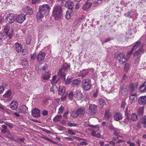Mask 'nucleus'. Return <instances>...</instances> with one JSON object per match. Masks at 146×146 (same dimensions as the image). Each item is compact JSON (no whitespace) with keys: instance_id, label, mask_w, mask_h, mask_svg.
<instances>
[{"instance_id":"nucleus-1","label":"nucleus","mask_w":146,"mask_h":146,"mask_svg":"<svg viewBox=\"0 0 146 146\" xmlns=\"http://www.w3.org/2000/svg\"><path fill=\"white\" fill-rule=\"evenodd\" d=\"M50 8L48 5H43L40 6L39 11L37 13L36 17L38 20L42 19L45 15H47L49 12Z\"/></svg>"},{"instance_id":"nucleus-2","label":"nucleus","mask_w":146,"mask_h":146,"mask_svg":"<svg viewBox=\"0 0 146 146\" xmlns=\"http://www.w3.org/2000/svg\"><path fill=\"white\" fill-rule=\"evenodd\" d=\"M63 11L61 6L60 5H55L53 7L52 15L56 20L61 19L63 15Z\"/></svg>"},{"instance_id":"nucleus-3","label":"nucleus","mask_w":146,"mask_h":146,"mask_svg":"<svg viewBox=\"0 0 146 146\" xmlns=\"http://www.w3.org/2000/svg\"><path fill=\"white\" fill-rule=\"evenodd\" d=\"M115 57L118 60L119 63L123 64L127 62L128 59L125 56V54L123 52H117L115 54Z\"/></svg>"},{"instance_id":"nucleus-4","label":"nucleus","mask_w":146,"mask_h":146,"mask_svg":"<svg viewBox=\"0 0 146 146\" xmlns=\"http://www.w3.org/2000/svg\"><path fill=\"white\" fill-rule=\"evenodd\" d=\"M91 81L90 79H86L82 80V86L83 89L85 91H88L91 87Z\"/></svg>"},{"instance_id":"nucleus-5","label":"nucleus","mask_w":146,"mask_h":146,"mask_svg":"<svg viewBox=\"0 0 146 146\" xmlns=\"http://www.w3.org/2000/svg\"><path fill=\"white\" fill-rule=\"evenodd\" d=\"M4 31L9 36V39L11 38L13 33V29L10 28V25L8 24L6 25L4 29Z\"/></svg>"},{"instance_id":"nucleus-6","label":"nucleus","mask_w":146,"mask_h":146,"mask_svg":"<svg viewBox=\"0 0 146 146\" xmlns=\"http://www.w3.org/2000/svg\"><path fill=\"white\" fill-rule=\"evenodd\" d=\"M97 110V107L94 104H90L89 109L86 111V113L88 114H93L95 113Z\"/></svg>"},{"instance_id":"nucleus-7","label":"nucleus","mask_w":146,"mask_h":146,"mask_svg":"<svg viewBox=\"0 0 146 146\" xmlns=\"http://www.w3.org/2000/svg\"><path fill=\"white\" fill-rule=\"evenodd\" d=\"M74 5L72 7L70 6L69 7H67L69 9L67 11L66 14L65 15L66 18L68 20L70 19L72 16L73 15V11L74 8Z\"/></svg>"},{"instance_id":"nucleus-8","label":"nucleus","mask_w":146,"mask_h":146,"mask_svg":"<svg viewBox=\"0 0 146 146\" xmlns=\"http://www.w3.org/2000/svg\"><path fill=\"white\" fill-rule=\"evenodd\" d=\"M16 19L15 16L13 14H9L7 15L5 21L11 24L15 21Z\"/></svg>"},{"instance_id":"nucleus-9","label":"nucleus","mask_w":146,"mask_h":146,"mask_svg":"<svg viewBox=\"0 0 146 146\" xmlns=\"http://www.w3.org/2000/svg\"><path fill=\"white\" fill-rule=\"evenodd\" d=\"M61 4L63 6L66 7H69L70 6L72 7L74 5L72 0H61Z\"/></svg>"},{"instance_id":"nucleus-10","label":"nucleus","mask_w":146,"mask_h":146,"mask_svg":"<svg viewBox=\"0 0 146 146\" xmlns=\"http://www.w3.org/2000/svg\"><path fill=\"white\" fill-rule=\"evenodd\" d=\"M144 44H142L137 50L135 51L133 54L134 56H138L141 55L144 52V49L143 48Z\"/></svg>"},{"instance_id":"nucleus-11","label":"nucleus","mask_w":146,"mask_h":146,"mask_svg":"<svg viewBox=\"0 0 146 146\" xmlns=\"http://www.w3.org/2000/svg\"><path fill=\"white\" fill-rule=\"evenodd\" d=\"M25 15L20 14L17 16L16 20L17 22L22 23L25 20Z\"/></svg>"},{"instance_id":"nucleus-12","label":"nucleus","mask_w":146,"mask_h":146,"mask_svg":"<svg viewBox=\"0 0 146 146\" xmlns=\"http://www.w3.org/2000/svg\"><path fill=\"white\" fill-rule=\"evenodd\" d=\"M66 71L61 68L59 69L58 71L57 72L58 75L63 80H65L66 73Z\"/></svg>"},{"instance_id":"nucleus-13","label":"nucleus","mask_w":146,"mask_h":146,"mask_svg":"<svg viewBox=\"0 0 146 146\" xmlns=\"http://www.w3.org/2000/svg\"><path fill=\"white\" fill-rule=\"evenodd\" d=\"M46 55L45 53L40 52L36 56V59L37 61L40 62L42 61L45 58Z\"/></svg>"},{"instance_id":"nucleus-14","label":"nucleus","mask_w":146,"mask_h":146,"mask_svg":"<svg viewBox=\"0 0 146 146\" xmlns=\"http://www.w3.org/2000/svg\"><path fill=\"white\" fill-rule=\"evenodd\" d=\"M18 104L17 101L15 100H13L11 103L10 108L13 110H15L17 108Z\"/></svg>"},{"instance_id":"nucleus-15","label":"nucleus","mask_w":146,"mask_h":146,"mask_svg":"<svg viewBox=\"0 0 146 146\" xmlns=\"http://www.w3.org/2000/svg\"><path fill=\"white\" fill-rule=\"evenodd\" d=\"M33 116L35 117L38 118L40 116V111L37 108L34 109L32 111Z\"/></svg>"},{"instance_id":"nucleus-16","label":"nucleus","mask_w":146,"mask_h":146,"mask_svg":"<svg viewBox=\"0 0 146 146\" xmlns=\"http://www.w3.org/2000/svg\"><path fill=\"white\" fill-rule=\"evenodd\" d=\"M138 90L141 93H145L146 92V81L139 87Z\"/></svg>"},{"instance_id":"nucleus-17","label":"nucleus","mask_w":146,"mask_h":146,"mask_svg":"<svg viewBox=\"0 0 146 146\" xmlns=\"http://www.w3.org/2000/svg\"><path fill=\"white\" fill-rule=\"evenodd\" d=\"M130 117L129 116L127 117V119L129 120H131L134 121H136L138 119V117L137 115L133 113L130 115Z\"/></svg>"},{"instance_id":"nucleus-18","label":"nucleus","mask_w":146,"mask_h":146,"mask_svg":"<svg viewBox=\"0 0 146 146\" xmlns=\"http://www.w3.org/2000/svg\"><path fill=\"white\" fill-rule=\"evenodd\" d=\"M19 112L21 113H27L28 111V108L25 105H21L19 108Z\"/></svg>"},{"instance_id":"nucleus-19","label":"nucleus","mask_w":146,"mask_h":146,"mask_svg":"<svg viewBox=\"0 0 146 146\" xmlns=\"http://www.w3.org/2000/svg\"><path fill=\"white\" fill-rule=\"evenodd\" d=\"M138 103L139 104L144 105L146 103V96H141L139 98Z\"/></svg>"},{"instance_id":"nucleus-20","label":"nucleus","mask_w":146,"mask_h":146,"mask_svg":"<svg viewBox=\"0 0 146 146\" xmlns=\"http://www.w3.org/2000/svg\"><path fill=\"white\" fill-rule=\"evenodd\" d=\"M14 49L17 53L20 52L22 49V46L18 42H16L13 46Z\"/></svg>"},{"instance_id":"nucleus-21","label":"nucleus","mask_w":146,"mask_h":146,"mask_svg":"<svg viewBox=\"0 0 146 146\" xmlns=\"http://www.w3.org/2000/svg\"><path fill=\"white\" fill-rule=\"evenodd\" d=\"M23 9L24 10L25 13L27 14L31 15L33 13L32 8L29 7L25 6L23 7Z\"/></svg>"},{"instance_id":"nucleus-22","label":"nucleus","mask_w":146,"mask_h":146,"mask_svg":"<svg viewBox=\"0 0 146 146\" xmlns=\"http://www.w3.org/2000/svg\"><path fill=\"white\" fill-rule=\"evenodd\" d=\"M113 117L114 120L117 121L122 119L123 118L121 114L118 112L115 113Z\"/></svg>"},{"instance_id":"nucleus-23","label":"nucleus","mask_w":146,"mask_h":146,"mask_svg":"<svg viewBox=\"0 0 146 146\" xmlns=\"http://www.w3.org/2000/svg\"><path fill=\"white\" fill-rule=\"evenodd\" d=\"M81 80L80 79L73 80L71 84L72 87H75L79 85L80 84Z\"/></svg>"},{"instance_id":"nucleus-24","label":"nucleus","mask_w":146,"mask_h":146,"mask_svg":"<svg viewBox=\"0 0 146 146\" xmlns=\"http://www.w3.org/2000/svg\"><path fill=\"white\" fill-rule=\"evenodd\" d=\"M76 111L79 115H83L85 112V109L82 107L78 109Z\"/></svg>"},{"instance_id":"nucleus-25","label":"nucleus","mask_w":146,"mask_h":146,"mask_svg":"<svg viewBox=\"0 0 146 146\" xmlns=\"http://www.w3.org/2000/svg\"><path fill=\"white\" fill-rule=\"evenodd\" d=\"M92 3L87 1L85 4L83 6L82 9L84 10H86L90 8L92 5Z\"/></svg>"},{"instance_id":"nucleus-26","label":"nucleus","mask_w":146,"mask_h":146,"mask_svg":"<svg viewBox=\"0 0 146 146\" xmlns=\"http://www.w3.org/2000/svg\"><path fill=\"white\" fill-rule=\"evenodd\" d=\"M137 94L135 93L133 94H131L130 95L129 99L130 100V103L131 104H132Z\"/></svg>"},{"instance_id":"nucleus-27","label":"nucleus","mask_w":146,"mask_h":146,"mask_svg":"<svg viewBox=\"0 0 146 146\" xmlns=\"http://www.w3.org/2000/svg\"><path fill=\"white\" fill-rule=\"evenodd\" d=\"M138 84H131L129 86V90L131 92H133L138 87Z\"/></svg>"},{"instance_id":"nucleus-28","label":"nucleus","mask_w":146,"mask_h":146,"mask_svg":"<svg viewBox=\"0 0 146 146\" xmlns=\"http://www.w3.org/2000/svg\"><path fill=\"white\" fill-rule=\"evenodd\" d=\"M111 115V113L110 110H106V111L104 115V118L106 120L109 119Z\"/></svg>"},{"instance_id":"nucleus-29","label":"nucleus","mask_w":146,"mask_h":146,"mask_svg":"<svg viewBox=\"0 0 146 146\" xmlns=\"http://www.w3.org/2000/svg\"><path fill=\"white\" fill-rule=\"evenodd\" d=\"M97 131H96L94 130H93L92 131L91 133V135L92 136L98 138H100L101 137V135L100 133H96V132Z\"/></svg>"},{"instance_id":"nucleus-30","label":"nucleus","mask_w":146,"mask_h":146,"mask_svg":"<svg viewBox=\"0 0 146 146\" xmlns=\"http://www.w3.org/2000/svg\"><path fill=\"white\" fill-rule=\"evenodd\" d=\"M70 67V65L69 64H68L66 63H64L62 66L61 69L66 71Z\"/></svg>"},{"instance_id":"nucleus-31","label":"nucleus","mask_w":146,"mask_h":146,"mask_svg":"<svg viewBox=\"0 0 146 146\" xmlns=\"http://www.w3.org/2000/svg\"><path fill=\"white\" fill-rule=\"evenodd\" d=\"M66 89L64 86H60L59 89V94L62 96H63L65 92Z\"/></svg>"},{"instance_id":"nucleus-32","label":"nucleus","mask_w":146,"mask_h":146,"mask_svg":"<svg viewBox=\"0 0 146 146\" xmlns=\"http://www.w3.org/2000/svg\"><path fill=\"white\" fill-rule=\"evenodd\" d=\"M141 42L138 40L135 43V44L132 48L134 50L137 48L141 44Z\"/></svg>"},{"instance_id":"nucleus-33","label":"nucleus","mask_w":146,"mask_h":146,"mask_svg":"<svg viewBox=\"0 0 146 146\" xmlns=\"http://www.w3.org/2000/svg\"><path fill=\"white\" fill-rule=\"evenodd\" d=\"M140 120L141 123L143 124V127L145 128L146 127V116L141 118Z\"/></svg>"},{"instance_id":"nucleus-34","label":"nucleus","mask_w":146,"mask_h":146,"mask_svg":"<svg viewBox=\"0 0 146 146\" xmlns=\"http://www.w3.org/2000/svg\"><path fill=\"white\" fill-rule=\"evenodd\" d=\"M62 117L61 115H57L53 119V121L54 122L59 121L61 119Z\"/></svg>"},{"instance_id":"nucleus-35","label":"nucleus","mask_w":146,"mask_h":146,"mask_svg":"<svg viewBox=\"0 0 146 146\" xmlns=\"http://www.w3.org/2000/svg\"><path fill=\"white\" fill-rule=\"evenodd\" d=\"M28 61L27 59L24 58L22 61V64L24 67H26L28 65Z\"/></svg>"},{"instance_id":"nucleus-36","label":"nucleus","mask_w":146,"mask_h":146,"mask_svg":"<svg viewBox=\"0 0 146 146\" xmlns=\"http://www.w3.org/2000/svg\"><path fill=\"white\" fill-rule=\"evenodd\" d=\"M76 110V111H73L70 113V115L71 116L73 117H76L78 116H79Z\"/></svg>"},{"instance_id":"nucleus-37","label":"nucleus","mask_w":146,"mask_h":146,"mask_svg":"<svg viewBox=\"0 0 146 146\" xmlns=\"http://www.w3.org/2000/svg\"><path fill=\"white\" fill-rule=\"evenodd\" d=\"M11 92L10 90H8L3 95L4 97H9L11 95Z\"/></svg>"},{"instance_id":"nucleus-38","label":"nucleus","mask_w":146,"mask_h":146,"mask_svg":"<svg viewBox=\"0 0 146 146\" xmlns=\"http://www.w3.org/2000/svg\"><path fill=\"white\" fill-rule=\"evenodd\" d=\"M144 108H139L137 111V113L138 115L139 116L143 115V113Z\"/></svg>"},{"instance_id":"nucleus-39","label":"nucleus","mask_w":146,"mask_h":146,"mask_svg":"<svg viewBox=\"0 0 146 146\" xmlns=\"http://www.w3.org/2000/svg\"><path fill=\"white\" fill-rule=\"evenodd\" d=\"M99 104L101 107H103L106 104V102L103 99H101L99 101Z\"/></svg>"},{"instance_id":"nucleus-40","label":"nucleus","mask_w":146,"mask_h":146,"mask_svg":"<svg viewBox=\"0 0 146 146\" xmlns=\"http://www.w3.org/2000/svg\"><path fill=\"white\" fill-rule=\"evenodd\" d=\"M130 68V65L128 63L125 64L124 67V70L125 71L127 72Z\"/></svg>"},{"instance_id":"nucleus-41","label":"nucleus","mask_w":146,"mask_h":146,"mask_svg":"<svg viewBox=\"0 0 146 146\" xmlns=\"http://www.w3.org/2000/svg\"><path fill=\"white\" fill-rule=\"evenodd\" d=\"M50 74L47 73V74L43 76L42 78L44 80H46L50 78Z\"/></svg>"},{"instance_id":"nucleus-42","label":"nucleus","mask_w":146,"mask_h":146,"mask_svg":"<svg viewBox=\"0 0 146 146\" xmlns=\"http://www.w3.org/2000/svg\"><path fill=\"white\" fill-rule=\"evenodd\" d=\"M68 98L70 100H72L73 98V91H70L68 93Z\"/></svg>"},{"instance_id":"nucleus-43","label":"nucleus","mask_w":146,"mask_h":146,"mask_svg":"<svg viewBox=\"0 0 146 146\" xmlns=\"http://www.w3.org/2000/svg\"><path fill=\"white\" fill-rule=\"evenodd\" d=\"M90 127H91L94 128V129H92V131L93 130H94L96 131H98L99 130V128L97 125H91L90 126Z\"/></svg>"},{"instance_id":"nucleus-44","label":"nucleus","mask_w":146,"mask_h":146,"mask_svg":"<svg viewBox=\"0 0 146 146\" xmlns=\"http://www.w3.org/2000/svg\"><path fill=\"white\" fill-rule=\"evenodd\" d=\"M127 92V90L125 88H122L121 90V94L123 95L126 94Z\"/></svg>"},{"instance_id":"nucleus-45","label":"nucleus","mask_w":146,"mask_h":146,"mask_svg":"<svg viewBox=\"0 0 146 146\" xmlns=\"http://www.w3.org/2000/svg\"><path fill=\"white\" fill-rule=\"evenodd\" d=\"M80 90H77L74 92L73 95L75 98H76L77 97L78 94L80 92Z\"/></svg>"},{"instance_id":"nucleus-46","label":"nucleus","mask_w":146,"mask_h":146,"mask_svg":"<svg viewBox=\"0 0 146 146\" xmlns=\"http://www.w3.org/2000/svg\"><path fill=\"white\" fill-rule=\"evenodd\" d=\"M64 109V107L63 106H61L59 108L58 110V113L62 114L63 113V111Z\"/></svg>"},{"instance_id":"nucleus-47","label":"nucleus","mask_w":146,"mask_h":146,"mask_svg":"<svg viewBox=\"0 0 146 146\" xmlns=\"http://www.w3.org/2000/svg\"><path fill=\"white\" fill-rule=\"evenodd\" d=\"M31 37H28L26 39V42L27 44H31Z\"/></svg>"},{"instance_id":"nucleus-48","label":"nucleus","mask_w":146,"mask_h":146,"mask_svg":"<svg viewBox=\"0 0 146 146\" xmlns=\"http://www.w3.org/2000/svg\"><path fill=\"white\" fill-rule=\"evenodd\" d=\"M98 89H96V91H94V92L93 94V96L94 97L96 98L97 97L98 93Z\"/></svg>"},{"instance_id":"nucleus-49","label":"nucleus","mask_w":146,"mask_h":146,"mask_svg":"<svg viewBox=\"0 0 146 146\" xmlns=\"http://www.w3.org/2000/svg\"><path fill=\"white\" fill-rule=\"evenodd\" d=\"M134 50L133 49V48H132L131 50L129 51L128 52L127 54V56H129V58L130 56L132 55V52Z\"/></svg>"},{"instance_id":"nucleus-50","label":"nucleus","mask_w":146,"mask_h":146,"mask_svg":"<svg viewBox=\"0 0 146 146\" xmlns=\"http://www.w3.org/2000/svg\"><path fill=\"white\" fill-rule=\"evenodd\" d=\"M68 125L70 127H72V126H77V125L75 123H71V122H68Z\"/></svg>"},{"instance_id":"nucleus-51","label":"nucleus","mask_w":146,"mask_h":146,"mask_svg":"<svg viewBox=\"0 0 146 146\" xmlns=\"http://www.w3.org/2000/svg\"><path fill=\"white\" fill-rule=\"evenodd\" d=\"M67 132L68 134L71 135H74L76 134L75 133L73 132L72 130L71 129H68V130Z\"/></svg>"},{"instance_id":"nucleus-52","label":"nucleus","mask_w":146,"mask_h":146,"mask_svg":"<svg viewBox=\"0 0 146 146\" xmlns=\"http://www.w3.org/2000/svg\"><path fill=\"white\" fill-rule=\"evenodd\" d=\"M48 111L45 110L42 111V113L43 116H45L48 114Z\"/></svg>"},{"instance_id":"nucleus-53","label":"nucleus","mask_w":146,"mask_h":146,"mask_svg":"<svg viewBox=\"0 0 146 146\" xmlns=\"http://www.w3.org/2000/svg\"><path fill=\"white\" fill-rule=\"evenodd\" d=\"M108 128L112 130L113 131L116 130V129H117L115 128L112 125H110Z\"/></svg>"},{"instance_id":"nucleus-54","label":"nucleus","mask_w":146,"mask_h":146,"mask_svg":"<svg viewBox=\"0 0 146 146\" xmlns=\"http://www.w3.org/2000/svg\"><path fill=\"white\" fill-rule=\"evenodd\" d=\"M84 18V16H82L81 18L78 19L77 20V21L78 22V23H79L81 22V21H82V20H83Z\"/></svg>"},{"instance_id":"nucleus-55","label":"nucleus","mask_w":146,"mask_h":146,"mask_svg":"<svg viewBox=\"0 0 146 146\" xmlns=\"http://www.w3.org/2000/svg\"><path fill=\"white\" fill-rule=\"evenodd\" d=\"M4 90V87L3 86H0V94L3 92Z\"/></svg>"},{"instance_id":"nucleus-56","label":"nucleus","mask_w":146,"mask_h":146,"mask_svg":"<svg viewBox=\"0 0 146 146\" xmlns=\"http://www.w3.org/2000/svg\"><path fill=\"white\" fill-rule=\"evenodd\" d=\"M71 80V79L70 78H67L65 81V84H69Z\"/></svg>"},{"instance_id":"nucleus-57","label":"nucleus","mask_w":146,"mask_h":146,"mask_svg":"<svg viewBox=\"0 0 146 146\" xmlns=\"http://www.w3.org/2000/svg\"><path fill=\"white\" fill-rule=\"evenodd\" d=\"M68 112L65 113L63 115V117L65 119H67L68 118Z\"/></svg>"},{"instance_id":"nucleus-58","label":"nucleus","mask_w":146,"mask_h":146,"mask_svg":"<svg viewBox=\"0 0 146 146\" xmlns=\"http://www.w3.org/2000/svg\"><path fill=\"white\" fill-rule=\"evenodd\" d=\"M40 0H32V2L33 4H35L39 3Z\"/></svg>"},{"instance_id":"nucleus-59","label":"nucleus","mask_w":146,"mask_h":146,"mask_svg":"<svg viewBox=\"0 0 146 146\" xmlns=\"http://www.w3.org/2000/svg\"><path fill=\"white\" fill-rule=\"evenodd\" d=\"M80 144L81 145H86L88 144V143L85 141H82L80 143Z\"/></svg>"},{"instance_id":"nucleus-60","label":"nucleus","mask_w":146,"mask_h":146,"mask_svg":"<svg viewBox=\"0 0 146 146\" xmlns=\"http://www.w3.org/2000/svg\"><path fill=\"white\" fill-rule=\"evenodd\" d=\"M5 39V37L4 35H3V34H0V40H3Z\"/></svg>"},{"instance_id":"nucleus-61","label":"nucleus","mask_w":146,"mask_h":146,"mask_svg":"<svg viewBox=\"0 0 146 146\" xmlns=\"http://www.w3.org/2000/svg\"><path fill=\"white\" fill-rule=\"evenodd\" d=\"M126 105V103L125 102H122L121 107V108H123V109H124L125 107V106Z\"/></svg>"},{"instance_id":"nucleus-62","label":"nucleus","mask_w":146,"mask_h":146,"mask_svg":"<svg viewBox=\"0 0 146 146\" xmlns=\"http://www.w3.org/2000/svg\"><path fill=\"white\" fill-rule=\"evenodd\" d=\"M7 130L2 129L1 130V132L3 134H5L7 132Z\"/></svg>"},{"instance_id":"nucleus-63","label":"nucleus","mask_w":146,"mask_h":146,"mask_svg":"<svg viewBox=\"0 0 146 146\" xmlns=\"http://www.w3.org/2000/svg\"><path fill=\"white\" fill-rule=\"evenodd\" d=\"M112 39L110 37H108L107 38H106L104 41V42H107L108 41H110Z\"/></svg>"},{"instance_id":"nucleus-64","label":"nucleus","mask_w":146,"mask_h":146,"mask_svg":"<svg viewBox=\"0 0 146 146\" xmlns=\"http://www.w3.org/2000/svg\"><path fill=\"white\" fill-rule=\"evenodd\" d=\"M36 55L35 54H34L33 55L31 56V58L32 60H34L35 58Z\"/></svg>"}]
</instances>
